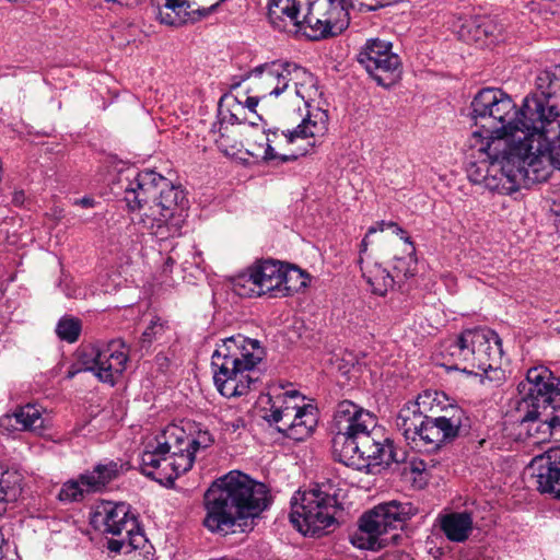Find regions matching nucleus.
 Listing matches in <instances>:
<instances>
[{"instance_id":"21","label":"nucleus","mask_w":560,"mask_h":560,"mask_svg":"<svg viewBox=\"0 0 560 560\" xmlns=\"http://www.w3.org/2000/svg\"><path fill=\"white\" fill-rule=\"evenodd\" d=\"M334 423L336 433H343L359 438L373 430L376 425L375 417L364 408L350 400H342L337 405Z\"/></svg>"},{"instance_id":"50","label":"nucleus","mask_w":560,"mask_h":560,"mask_svg":"<svg viewBox=\"0 0 560 560\" xmlns=\"http://www.w3.org/2000/svg\"><path fill=\"white\" fill-rule=\"evenodd\" d=\"M259 103V98L256 96H248L245 101V107H247L250 112H255L256 107Z\"/></svg>"},{"instance_id":"32","label":"nucleus","mask_w":560,"mask_h":560,"mask_svg":"<svg viewBox=\"0 0 560 560\" xmlns=\"http://www.w3.org/2000/svg\"><path fill=\"white\" fill-rule=\"evenodd\" d=\"M480 18L481 15H472L470 13L460 12L454 14L451 22L452 31L459 39L468 44L480 43Z\"/></svg>"},{"instance_id":"47","label":"nucleus","mask_w":560,"mask_h":560,"mask_svg":"<svg viewBox=\"0 0 560 560\" xmlns=\"http://www.w3.org/2000/svg\"><path fill=\"white\" fill-rule=\"evenodd\" d=\"M378 560H412L409 555L402 552H388L383 555Z\"/></svg>"},{"instance_id":"53","label":"nucleus","mask_w":560,"mask_h":560,"mask_svg":"<svg viewBox=\"0 0 560 560\" xmlns=\"http://www.w3.org/2000/svg\"><path fill=\"white\" fill-rule=\"evenodd\" d=\"M237 107H240V109H243V106H241V103H237Z\"/></svg>"},{"instance_id":"56","label":"nucleus","mask_w":560,"mask_h":560,"mask_svg":"<svg viewBox=\"0 0 560 560\" xmlns=\"http://www.w3.org/2000/svg\"><path fill=\"white\" fill-rule=\"evenodd\" d=\"M559 222H560V213H559Z\"/></svg>"},{"instance_id":"13","label":"nucleus","mask_w":560,"mask_h":560,"mask_svg":"<svg viewBox=\"0 0 560 560\" xmlns=\"http://www.w3.org/2000/svg\"><path fill=\"white\" fill-rule=\"evenodd\" d=\"M337 500L319 488L296 492L291 499L290 521L303 535H319L335 523Z\"/></svg>"},{"instance_id":"55","label":"nucleus","mask_w":560,"mask_h":560,"mask_svg":"<svg viewBox=\"0 0 560 560\" xmlns=\"http://www.w3.org/2000/svg\"><path fill=\"white\" fill-rule=\"evenodd\" d=\"M224 0H219L215 4L217 7L219 5L220 2H223Z\"/></svg>"},{"instance_id":"4","label":"nucleus","mask_w":560,"mask_h":560,"mask_svg":"<svg viewBox=\"0 0 560 560\" xmlns=\"http://www.w3.org/2000/svg\"><path fill=\"white\" fill-rule=\"evenodd\" d=\"M525 100L518 109L512 97L501 89L487 88L477 93L471 102L472 118L477 129L469 137L481 136L482 142L501 150L515 142H530L547 147L550 128L536 130L535 124L524 116Z\"/></svg>"},{"instance_id":"45","label":"nucleus","mask_w":560,"mask_h":560,"mask_svg":"<svg viewBox=\"0 0 560 560\" xmlns=\"http://www.w3.org/2000/svg\"><path fill=\"white\" fill-rule=\"evenodd\" d=\"M4 474L0 470V502H7L10 500L11 489L8 482L3 478Z\"/></svg>"},{"instance_id":"26","label":"nucleus","mask_w":560,"mask_h":560,"mask_svg":"<svg viewBox=\"0 0 560 560\" xmlns=\"http://www.w3.org/2000/svg\"><path fill=\"white\" fill-rule=\"evenodd\" d=\"M424 418L425 416L420 410L418 401L406 404L396 417V428L410 447H412L421 425H423Z\"/></svg>"},{"instance_id":"33","label":"nucleus","mask_w":560,"mask_h":560,"mask_svg":"<svg viewBox=\"0 0 560 560\" xmlns=\"http://www.w3.org/2000/svg\"><path fill=\"white\" fill-rule=\"evenodd\" d=\"M308 275L300 268L282 262L279 296H289L308 284Z\"/></svg>"},{"instance_id":"25","label":"nucleus","mask_w":560,"mask_h":560,"mask_svg":"<svg viewBox=\"0 0 560 560\" xmlns=\"http://www.w3.org/2000/svg\"><path fill=\"white\" fill-rule=\"evenodd\" d=\"M360 439L336 433L332 439V453L335 458L346 466L358 470L364 469L365 462L360 455Z\"/></svg>"},{"instance_id":"27","label":"nucleus","mask_w":560,"mask_h":560,"mask_svg":"<svg viewBox=\"0 0 560 560\" xmlns=\"http://www.w3.org/2000/svg\"><path fill=\"white\" fill-rule=\"evenodd\" d=\"M442 532L451 541H465L472 530L471 514L464 512H451L439 516Z\"/></svg>"},{"instance_id":"12","label":"nucleus","mask_w":560,"mask_h":560,"mask_svg":"<svg viewBox=\"0 0 560 560\" xmlns=\"http://www.w3.org/2000/svg\"><path fill=\"white\" fill-rule=\"evenodd\" d=\"M298 392H284L269 397L270 409L264 419L288 439L304 441L317 425L316 409L311 405H300Z\"/></svg>"},{"instance_id":"24","label":"nucleus","mask_w":560,"mask_h":560,"mask_svg":"<svg viewBox=\"0 0 560 560\" xmlns=\"http://www.w3.org/2000/svg\"><path fill=\"white\" fill-rule=\"evenodd\" d=\"M0 428L8 432L12 430L39 432L44 428L42 411L35 405H25L14 413L1 417Z\"/></svg>"},{"instance_id":"28","label":"nucleus","mask_w":560,"mask_h":560,"mask_svg":"<svg viewBox=\"0 0 560 560\" xmlns=\"http://www.w3.org/2000/svg\"><path fill=\"white\" fill-rule=\"evenodd\" d=\"M529 470L535 483L548 482L560 477V447H552L541 455L534 457Z\"/></svg>"},{"instance_id":"1","label":"nucleus","mask_w":560,"mask_h":560,"mask_svg":"<svg viewBox=\"0 0 560 560\" xmlns=\"http://www.w3.org/2000/svg\"><path fill=\"white\" fill-rule=\"evenodd\" d=\"M481 136L468 137L464 152L468 161L467 176L477 185L500 195H511L521 187L545 182L550 163L544 144L515 142L501 150L482 142Z\"/></svg>"},{"instance_id":"43","label":"nucleus","mask_w":560,"mask_h":560,"mask_svg":"<svg viewBox=\"0 0 560 560\" xmlns=\"http://www.w3.org/2000/svg\"><path fill=\"white\" fill-rule=\"evenodd\" d=\"M371 235L372 234H369V231H368L366 234L364 235V237L362 238L361 243H360L359 259H358L359 266H362L366 261L374 260L371 257V255L368 254V248H369V245H370L369 238H370Z\"/></svg>"},{"instance_id":"41","label":"nucleus","mask_w":560,"mask_h":560,"mask_svg":"<svg viewBox=\"0 0 560 560\" xmlns=\"http://www.w3.org/2000/svg\"><path fill=\"white\" fill-rule=\"evenodd\" d=\"M164 330L163 324L159 318L152 319L150 325L145 328V330L142 332V343L150 345L152 340L158 336L161 335Z\"/></svg>"},{"instance_id":"29","label":"nucleus","mask_w":560,"mask_h":560,"mask_svg":"<svg viewBox=\"0 0 560 560\" xmlns=\"http://www.w3.org/2000/svg\"><path fill=\"white\" fill-rule=\"evenodd\" d=\"M362 277L370 285L372 292L377 295H385L395 285V278L375 260L366 261L360 266Z\"/></svg>"},{"instance_id":"11","label":"nucleus","mask_w":560,"mask_h":560,"mask_svg":"<svg viewBox=\"0 0 560 560\" xmlns=\"http://www.w3.org/2000/svg\"><path fill=\"white\" fill-rule=\"evenodd\" d=\"M128 360L129 349L121 339L83 345L77 350V363L68 370L67 378L91 372L100 382L113 386L125 372Z\"/></svg>"},{"instance_id":"19","label":"nucleus","mask_w":560,"mask_h":560,"mask_svg":"<svg viewBox=\"0 0 560 560\" xmlns=\"http://www.w3.org/2000/svg\"><path fill=\"white\" fill-rule=\"evenodd\" d=\"M462 410H456L453 416L424 418L423 425L416 438L412 450L417 452H434L443 443L454 440L462 427Z\"/></svg>"},{"instance_id":"48","label":"nucleus","mask_w":560,"mask_h":560,"mask_svg":"<svg viewBox=\"0 0 560 560\" xmlns=\"http://www.w3.org/2000/svg\"><path fill=\"white\" fill-rule=\"evenodd\" d=\"M220 116L222 117V118H221V119H222V121L220 122V128L222 127V124H223V121H225V120H228V121H229L230 124H232V125H234V124H242V122L244 121V118H240V117L237 116V114H236V113H234V112H231V113L229 114V118H228L225 115H223V113H222V112H220Z\"/></svg>"},{"instance_id":"38","label":"nucleus","mask_w":560,"mask_h":560,"mask_svg":"<svg viewBox=\"0 0 560 560\" xmlns=\"http://www.w3.org/2000/svg\"><path fill=\"white\" fill-rule=\"evenodd\" d=\"M480 43L494 44L501 39L502 26L492 18L481 15L480 18Z\"/></svg>"},{"instance_id":"18","label":"nucleus","mask_w":560,"mask_h":560,"mask_svg":"<svg viewBox=\"0 0 560 560\" xmlns=\"http://www.w3.org/2000/svg\"><path fill=\"white\" fill-rule=\"evenodd\" d=\"M390 42L368 39L358 54V61L381 86H390L400 77L401 61Z\"/></svg>"},{"instance_id":"6","label":"nucleus","mask_w":560,"mask_h":560,"mask_svg":"<svg viewBox=\"0 0 560 560\" xmlns=\"http://www.w3.org/2000/svg\"><path fill=\"white\" fill-rule=\"evenodd\" d=\"M271 26L312 40L340 35L350 24L343 0H268Z\"/></svg>"},{"instance_id":"51","label":"nucleus","mask_w":560,"mask_h":560,"mask_svg":"<svg viewBox=\"0 0 560 560\" xmlns=\"http://www.w3.org/2000/svg\"><path fill=\"white\" fill-rule=\"evenodd\" d=\"M5 545H7V541L4 539V535H3L2 530L0 529V560H2L4 557Z\"/></svg>"},{"instance_id":"8","label":"nucleus","mask_w":560,"mask_h":560,"mask_svg":"<svg viewBox=\"0 0 560 560\" xmlns=\"http://www.w3.org/2000/svg\"><path fill=\"white\" fill-rule=\"evenodd\" d=\"M445 352L453 359L454 368L481 377V381L501 382L504 372L500 369L503 354L499 335L487 327L463 330L443 345Z\"/></svg>"},{"instance_id":"14","label":"nucleus","mask_w":560,"mask_h":560,"mask_svg":"<svg viewBox=\"0 0 560 560\" xmlns=\"http://www.w3.org/2000/svg\"><path fill=\"white\" fill-rule=\"evenodd\" d=\"M517 392L515 412L527 416L537 410H560V376L545 365L528 369L525 380L517 385Z\"/></svg>"},{"instance_id":"37","label":"nucleus","mask_w":560,"mask_h":560,"mask_svg":"<svg viewBox=\"0 0 560 560\" xmlns=\"http://www.w3.org/2000/svg\"><path fill=\"white\" fill-rule=\"evenodd\" d=\"M82 323L73 316H62L56 325V335L62 341L68 343L75 342L81 334Z\"/></svg>"},{"instance_id":"7","label":"nucleus","mask_w":560,"mask_h":560,"mask_svg":"<svg viewBox=\"0 0 560 560\" xmlns=\"http://www.w3.org/2000/svg\"><path fill=\"white\" fill-rule=\"evenodd\" d=\"M264 357L265 350L256 339L241 334L223 339L211 357L218 392L226 398L246 396L256 386V366Z\"/></svg>"},{"instance_id":"22","label":"nucleus","mask_w":560,"mask_h":560,"mask_svg":"<svg viewBox=\"0 0 560 560\" xmlns=\"http://www.w3.org/2000/svg\"><path fill=\"white\" fill-rule=\"evenodd\" d=\"M546 410H537L533 415L525 412H515V418L520 422L522 430L534 444H542L547 442H560V417L552 415L542 419Z\"/></svg>"},{"instance_id":"5","label":"nucleus","mask_w":560,"mask_h":560,"mask_svg":"<svg viewBox=\"0 0 560 560\" xmlns=\"http://www.w3.org/2000/svg\"><path fill=\"white\" fill-rule=\"evenodd\" d=\"M168 424L144 443L140 454V471L170 487L182 474L191 469L199 451L210 447L213 438L207 430Z\"/></svg>"},{"instance_id":"15","label":"nucleus","mask_w":560,"mask_h":560,"mask_svg":"<svg viewBox=\"0 0 560 560\" xmlns=\"http://www.w3.org/2000/svg\"><path fill=\"white\" fill-rule=\"evenodd\" d=\"M536 86L540 94L525 97V118L536 130L560 125V63L539 71Z\"/></svg>"},{"instance_id":"52","label":"nucleus","mask_w":560,"mask_h":560,"mask_svg":"<svg viewBox=\"0 0 560 560\" xmlns=\"http://www.w3.org/2000/svg\"><path fill=\"white\" fill-rule=\"evenodd\" d=\"M174 262H175V260L172 257H167L165 265H166V267H170V266H173Z\"/></svg>"},{"instance_id":"40","label":"nucleus","mask_w":560,"mask_h":560,"mask_svg":"<svg viewBox=\"0 0 560 560\" xmlns=\"http://www.w3.org/2000/svg\"><path fill=\"white\" fill-rule=\"evenodd\" d=\"M358 439H360V455H362V459L365 462L364 469H369V459L372 456L373 450L376 446L378 440L373 436L372 430L368 433L359 435Z\"/></svg>"},{"instance_id":"36","label":"nucleus","mask_w":560,"mask_h":560,"mask_svg":"<svg viewBox=\"0 0 560 560\" xmlns=\"http://www.w3.org/2000/svg\"><path fill=\"white\" fill-rule=\"evenodd\" d=\"M85 474L79 476L75 480H70L63 483L58 498L65 502L81 501L85 494L94 493L85 482Z\"/></svg>"},{"instance_id":"30","label":"nucleus","mask_w":560,"mask_h":560,"mask_svg":"<svg viewBox=\"0 0 560 560\" xmlns=\"http://www.w3.org/2000/svg\"><path fill=\"white\" fill-rule=\"evenodd\" d=\"M122 467L121 462L115 460L97 464L92 471L84 472L85 482L94 493L101 492L122 472Z\"/></svg>"},{"instance_id":"20","label":"nucleus","mask_w":560,"mask_h":560,"mask_svg":"<svg viewBox=\"0 0 560 560\" xmlns=\"http://www.w3.org/2000/svg\"><path fill=\"white\" fill-rule=\"evenodd\" d=\"M417 513L418 509L411 502L393 500L376 505L364 515L384 537L389 530L402 527Z\"/></svg>"},{"instance_id":"39","label":"nucleus","mask_w":560,"mask_h":560,"mask_svg":"<svg viewBox=\"0 0 560 560\" xmlns=\"http://www.w3.org/2000/svg\"><path fill=\"white\" fill-rule=\"evenodd\" d=\"M390 230L394 234L398 235L408 246L413 245L410 237L406 234V231L394 221H378L374 225L369 228V234L377 232H384Z\"/></svg>"},{"instance_id":"34","label":"nucleus","mask_w":560,"mask_h":560,"mask_svg":"<svg viewBox=\"0 0 560 560\" xmlns=\"http://www.w3.org/2000/svg\"><path fill=\"white\" fill-rule=\"evenodd\" d=\"M415 252V245H409L405 256L394 257L392 276L395 278V284L404 282L416 275L418 264Z\"/></svg>"},{"instance_id":"2","label":"nucleus","mask_w":560,"mask_h":560,"mask_svg":"<svg viewBox=\"0 0 560 560\" xmlns=\"http://www.w3.org/2000/svg\"><path fill=\"white\" fill-rule=\"evenodd\" d=\"M124 200L129 210H142L133 219L138 230L159 242L182 235L189 208L184 189L161 174L145 170L127 178Z\"/></svg>"},{"instance_id":"54","label":"nucleus","mask_w":560,"mask_h":560,"mask_svg":"<svg viewBox=\"0 0 560 560\" xmlns=\"http://www.w3.org/2000/svg\"><path fill=\"white\" fill-rule=\"evenodd\" d=\"M237 107H240V109H243V106H241V103H237Z\"/></svg>"},{"instance_id":"3","label":"nucleus","mask_w":560,"mask_h":560,"mask_svg":"<svg viewBox=\"0 0 560 560\" xmlns=\"http://www.w3.org/2000/svg\"><path fill=\"white\" fill-rule=\"evenodd\" d=\"M271 504L267 486L237 470L214 480L205 493L203 525L212 533H235L254 528V520Z\"/></svg>"},{"instance_id":"23","label":"nucleus","mask_w":560,"mask_h":560,"mask_svg":"<svg viewBox=\"0 0 560 560\" xmlns=\"http://www.w3.org/2000/svg\"><path fill=\"white\" fill-rule=\"evenodd\" d=\"M215 9L217 4L199 8L187 0H165V3L158 8L156 18L162 24L179 26L198 22L209 16Z\"/></svg>"},{"instance_id":"10","label":"nucleus","mask_w":560,"mask_h":560,"mask_svg":"<svg viewBox=\"0 0 560 560\" xmlns=\"http://www.w3.org/2000/svg\"><path fill=\"white\" fill-rule=\"evenodd\" d=\"M258 79V85L265 95L278 97L292 84L294 93L306 106L318 93L315 77L304 67L287 60H273L253 68L246 78Z\"/></svg>"},{"instance_id":"42","label":"nucleus","mask_w":560,"mask_h":560,"mask_svg":"<svg viewBox=\"0 0 560 560\" xmlns=\"http://www.w3.org/2000/svg\"><path fill=\"white\" fill-rule=\"evenodd\" d=\"M536 488L539 492L548 493L552 498L560 500V477H557V479H551L547 483L539 481L536 483Z\"/></svg>"},{"instance_id":"35","label":"nucleus","mask_w":560,"mask_h":560,"mask_svg":"<svg viewBox=\"0 0 560 560\" xmlns=\"http://www.w3.org/2000/svg\"><path fill=\"white\" fill-rule=\"evenodd\" d=\"M398 462L393 441L388 438L378 440L369 459V468L376 466H389Z\"/></svg>"},{"instance_id":"31","label":"nucleus","mask_w":560,"mask_h":560,"mask_svg":"<svg viewBox=\"0 0 560 560\" xmlns=\"http://www.w3.org/2000/svg\"><path fill=\"white\" fill-rule=\"evenodd\" d=\"M386 540L364 514L359 520L358 529L350 536L354 547L373 551L381 549Z\"/></svg>"},{"instance_id":"46","label":"nucleus","mask_w":560,"mask_h":560,"mask_svg":"<svg viewBox=\"0 0 560 560\" xmlns=\"http://www.w3.org/2000/svg\"><path fill=\"white\" fill-rule=\"evenodd\" d=\"M244 420L242 418H235L231 421H225L223 423V428L225 431H229V432H236L238 429L243 428L244 427Z\"/></svg>"},{"instance_id":"16","label":"nucleus","mask_w":560,"mask_h":560,"mask_svg":"<svg viewBox=\"0 0 560 560\" xmlns=\"http://www.w3.org/2000/svg\"><path fill=\"white\" fill-rule=\"evenodd\" d=\"M281 270L279 260H257L231 279L232 290L241 298L279 296Z\"/></svg>"},{"instance_id":"44","label":"nucleus","mask_w":560,"mask_h":560,"mask_svg":"<svg viewBox=\"0 0 560 560\" xmlns=\"http://www.w3.org/2000/svg\"><path fill=\"white\" fill-rule=\"evenodd\" d=\"M119 539H114L108 542V549L115 552H119L124 549L125 546L131 547L129 545L127 534L119 536Z\"/></svg>"},{"instance_id":"9","label":"nucleus","mask_w":560,"mask_h":560,"mask_svg":"<svg viewBox=\"0 0 560 560\" xmlns=\"http://www.w3.org/2000/svg\"><path fill=\"white\" fill-rule=\"evenodd\" d=\"M328 131V114L315 108L310 110L294 128L266 129V142L260 147L261 159L266 162L287 163L306 155Z\"/></svg>"},{"instance_id":"17","label":"nucleus","mask_w":560,"mask_h":560,"mask_svg":"<svg viewBox=\"0 0 560 560\" xmlns=\"http://www.w3.org/2000/svg\"><path fill=\"white\" fill-rule=\"evenodd\" d=\"M91 524L104 534L122 536L127 534L128 542L138 548L142 540L138 520L131 513L130 506L124 502L102 501L95 505L91 514Z\"/></svg>"},{"instance_id":"57","label":"nucleus","mask_w":560,"mask_h":560,"mask_svg":"<svg viewBox=\"0 0 560 560\" xmlns=\"http://www.w3.org/2000/svg\"><path fill=\"white\" fill-rule=\"evenodd\" d=\"M2 295V293L0 292V296Z\"/></svg>"},{"instance_id":"49","label":"nucleus","mask_w":560,"mask_h":560,"mask_svg":"<svg viewBox=\"0 0 560 560\" xmlns=\"http://www.w3.org/2000/svg\"><path fill=\"white\" fill-rule=\"evenodd\" d=\"M73 205L81 206L84 208H92L94 206V200L89 197H83L80 199H75Z\"/></svg>"}]
</instances>
